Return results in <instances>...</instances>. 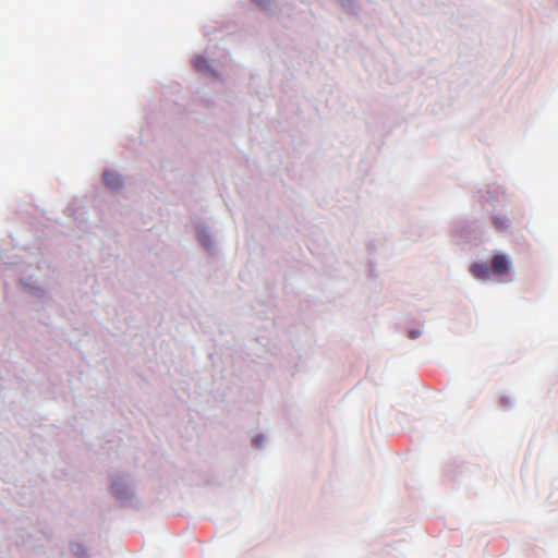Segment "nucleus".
Listing matches in <instances>:
<instances>
[{
    "mask_svg": "<svg viewBox=\"0 0 558 558\" xmlns=\"http://www.w3.org/2000/svg\"><path fill=\"white\" fill-rule=\"evenodd\" d=\"M493 271L496 275H506L508 272V260L504 255H496L492 262Z\"/></svg>",
    "mask_w": 558,
    "mask_h": 558,
    "instance_id": "1",
    "label": "nucleus"
},
{
    "mask_svg": "<svg viewBox=\"0 0 558 558\" xmlns=\"http://www.w3.org/2000/svg\"><path fill=\"white\" fill-rule=\"evenodd\" d=\"M471 274L481 280H485L489 278V267L486 264H474L471 267Z\"/></svg>",
    "mask_w": 558,
    "mask_h": 558,
    "instance_id": "2",
    "label": "nucleus"
},
{
    "mask_svg": "<svg viewBox=\"0 0 558 558\" xmlns=\"http://www.w3.org/2000/svg\"><path fill=\"white\" fill-rule=\"evenodd\" d=\"M104 180L106 184L111 189H119L122 185L121 177L114 172H105Z\"/></svg>",
    "mask_w": 558,
    "mask_h": 558,
    "instance_id": "3",
    "label": "nucleus"
},
{
    "mask_svg": "<svg viewBox=\"0 0 558 558\" xmlns=\"http://www.w3.org/2000/svg\"><path fill=\"white\" fill-rule=\"evenodd\" d=\"M493 223L498 231H505L509 227V220L499 215L493 217Z\"/></svg>",
    "mask_w": 558,
    "mask_h": 558,
    "instance_id": "4",
    "label": "nucleus"
},
{
    "mask_svg": "<svg viewBox=\"0 0 558 558\" xmlns=\"http://www.w3.org/2000/svg\"><path fill=\"white\" fill-rule=\"evenodd\" d=\"M194 65L198 71H206L209 69L207 60L202 56H197L194 59Z\"/></svg>",
    "mask_w": 558,
    "mask_h": 558,
    "instance_id": "5",
    "label": "nucleus"
},
{
    "mask_svg": "<svg viewBox=\"0 0 558 558\" xmlns=\"http://www.w3.org/2000/svg\"><path fill=\"white\" fill-rule=\"evenodd\" d=\"M256 3L262 4L263 0H254Z\"/></svg>",
    "mask_w": 558,
    "mask_h": 558,
    "instance_id": "6",
    "label": "nucleus"
}]
</instances>
